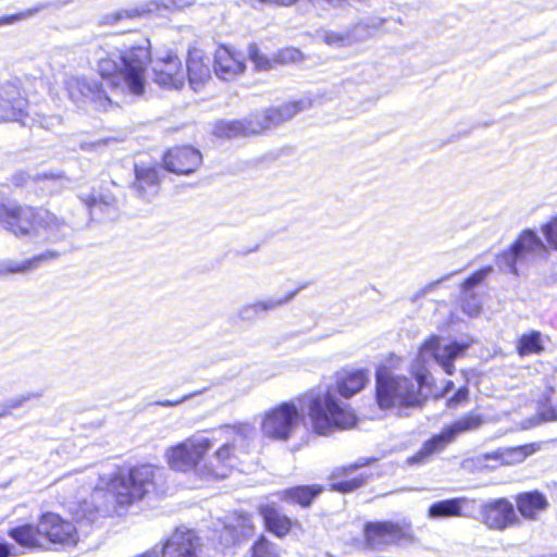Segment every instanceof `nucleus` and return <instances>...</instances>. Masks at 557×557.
<instances>
[{
    "mask_svg": "<svg viewBox=\"0 0 557 557\" xmlns=\"http://www.w3.org/2000/svg\"><path fill=\"white\" fill-rule=\"evenodd\" d=\"M113 39H99L89 47L98 72L111 90L120 89L134 96L143 95L149 63L152 64L153 81L158 85L174 89L184 86L186 73L174 52L163 51L152 59L148 38L121 44L112 42Z\"/></svg>",
    "mask_w": 557,
    "mask_h": 557,
    "instance_id": "obj_1",
    "label": "nucleus"
},
{
    "mask_svg": "<svg viewBox=\"0 0 557 557\" xmlns=\"http://www.w3.org/2000/svg\"><path fill=\"white\" fill-rule=\"evenodd\" d=\"M368 381L364 369L346 371L338 376L336 388H313L298 397L300 409L308 410L315 433L327 435L334 430L354 426L357 421L355 412L338 400L336 394L349 398L363 389Z\"/></svg>",
    "mask_w": 557,
    "mask_h": 557,
    "instance_id": "obj_2",
    "label": "nucleus"
},
{
    "mask_svg": "<svg viewBox=\"0 0 557 557\" xmlns=\"http://www.w3.org/2000/svg\"><path fill=\"white\" fill-rule=\"evenodd\" d=\"M0 223L16 236L41 230L47 239L54 243L70 237L76 228L49 210L33 207H3L0 209Z\"/></svg>",
    "mask_w": 557,
    "mask_h": 557,
    "instance_id": "obj_3",
    "label": "nucleus"
},
{
    "mask_svg": "<svg viewBox=\"0 0 557 557\" xmlns=\"http://www.w3.org/2000/svg\"><path fill=\"white\" fill-rule=\"evenodd\" d=\"M310 107L311 101L308 99L289 101L277 107L268 108L262 112L252 113L244 120L219 121L214 125L213 133L218 137L228 139L258 135L293 119Z\"/></svg>",
    "mask_w": 557,
    "mask_h": 557,
    "instance_id": "obj_4",
    "label": "nucleus"
},
{
    "mask_svg": "<svg viewBox=\"0 0 557 557\" xmlns=\"http://www.w3.org/2000/svg\"><path fill=\"white\" fill-rule=\"evenodd\" d=\"M422 383L421 375L414 382L380 370L376 373V403L381 409L397 408L400 414L407 409L421 408L424 403Z\"/></svg>",
    "mask_w": 557,
    "mask_h": 557,
    "instance_id": "obj_5",
    "label": "nucleus"
},
{
    "mask_svg": "<svg viewBox=\"0 0 557 557\" xmlns=\"http://www.w3.org/2000/svg\"><path fill=\"white\" fill-rule=\"evenodd\" d=\"M159 469L150 465L131 468L120 472L109 484V490L120 506H129L141 500L156 487V476Z\"/></svg>",
    "mask_w": 557,
    "mask_h": 557,
    "instance_id": "obj_6",
    "label": "nucleus"
},
{
    "mask_svg": "<svg viewBox=\"0 0 557 557\" xmlns=\"http://www.w3.org/2000/svg\"><path fill=\"white\" fill-rule=\"evenodd\" d=\"M483 424V418L480 413L468 412L445 425L438 434L433 435L425 441L421 448L407 459V463L424 465L434 454L442 453L449 444L454 443L460 434L474 431Z\"/></svg>",
    "mask_w": 557,
    "mask_h": 557,
    "instance_id": "obj_7",
    "label": "nucleus"
},
{
    "mask_svg": "<svg viewBox=\"0 0 557 557\" xmlns=\"http://www.w3.org/2000/svg\"><path fill=\"white\" fill-rule=\"evenodd\" d=\"M546 251V245L536 232L527 228L507 250L496 256V265L502 272L518 275V265L528 264L535 256Z\"/></svg>",
    "mask_w": 557,
    "mask_h": 557,
    "instance_id": "obj_8",
    "label": "nucleus"
},
{
    "mask_svg": "<svg viewBox=\"0 0 557 557\" xmlns=\"http://www.w3.org/2000/svg\"><path fill=\"white\" fill-rule=\"evenodd\" d=\"M301 420L297 405L294 401H284L264 413L261 431L268 438L287 442L299 428Z\"/></svg>",
    "mask_w": 557,
    "mask_h": 557,
    "instance_id": "obj_9",
    "label": "nucleus"
},
{
    "mask_svg": "<svg viewBox=\"0 0 557 557\" xmlns=\"http://www.w3.org/2000/svg\"><path fill=\"white\" fill-rule=\"evenodd\" d=\"M366 546L382 550L391 545L412 544L416 536L409 523L393 521H370L363 527Z\"/></svg>",
    "mask_w": 557,
    "mask_h": 557,
    "instance_id": "obj_10",
    "label": "nucleus"
},
{
    "mask_svg": "<svg viewBox=\"0 0 557 557\" xmlns=\"http://www.w3.org/2000/svg\"><path fill=\"white\" fill-rule=\"evenodd\" d=\"M66 89L71 100L78 107L89 103L96 110H107L112 103L103 82L96 78L70 77L66 81Z\"/></svg>",
    "mask_w": 557,
    "mask_h": 557,
    "instance_id": "obj_11",
    "label": "nucleus"
},
{
    "mask_svg": "<svg viewBox=\"0 0 557 557\" xmlns=\"http://www.w3.org/2000/svg\"><path fill=\"white\" fill-rule=\"evenodd\" d=\"M208 437H190L166 450L168 463L175 471L186 472L194 469L211 448Z\"/></svg>",
    "mask_w": 557,
    "mask_h": 557,
    "instance_id": "obj_12",
    "label": "nucleus"
},
{
    "mask_svg": "<svg viewBox=\"0 0 557 557\" xmlns=\"http://www.w3.org/2000/svg\"><path fill=\"white\" fill-rule=\"evenodd\" d=\"M28 101L22 95L20 81H8L0 89V117L5 121L20 122L23 126H30L28 123Z\"/></svg>",
    "mask_w": 557,
    "mask_h": 557,
    "instance_id": "obj_13",
    "label": "nucleus"
},
{
    "mask_svg": "<svg viewBox=\"0 0 557 557\" xmlns=\"http://www.w3.org/2000/svg\"><path fill=\"white\" fill-rule=\"evenodd\" d=\"M482 522L491 530L504 531L520 525L513 504L507 498H497L481 506Z\"/></svg>",
    "mask_w": 557,
    "mask_h": 557,
    "instance_id": "obj_14",
    "label": "nucleus"
},
{
    "mask_svg": "<svg viewBox=\"0 0 557 557\" xmlns=\"http://www.w3.org/2000/svg\"><path fill=\"white\" fill-rule=\"evenodd\" d=\"M39 533H41L44 547L47 543L74 545L77 542L74 524L53 512H46L40 517Z\"/></svg>",
    "mask_w": 557,
    "mask_h": 557,
    "instance_id": "obj_15",
    "label": "nucleus"
},
{
    "mask_svg": "<svg viewBox=\"0 0 557 557\" xmlns=\"http://www.w3.org/2000/svg\"><path fill=\"white\" fill-rule=\"evenodd\" d=\"M469 345L454 341L447 345L441 344L438 335L430 336L420 348L422 356L430 355L445 371L446 374L453 375L455 372L454 361L457 357L465 354Z\"/></svg>",
    "mask_w": 557,
    "mask_h": 557,
    "instance_id": "obj_16",
    "label": "nucleus"
},
{
    "mask_svg": "<svg viewBox=\"0 0 557 557\" xmlns=\"http://www.w3.org/2000/svg\"><path fill=\"white\" fill-rule=\"evenodd\" d=\"M196 0H150L134 9L119 10L114 13L107 14L103 17V23L114 25L124 18L134 20L149 13L184 9L185 7L191 5Z\"/></svg>",
    "mask_w": 557,
    "mask_h": 557,
    "instance_id": "obj_17",
    "label": "nucleus"
},
{
    "mask_svg": "<svg viewBox=\"0 0 557 557\" xmlns=\"http://www.w3.org/2000/svg\"><path fill=\"white\" fill-rule=\"evenodd\" d=\"M202 162L200 151L191 146L174 147L163 156V168L178 175L195 172Z\"/></svg>",
    "mask_w": 557,
    "mask_h": 557,
    "instance_id": "obj_18",
    "label": "nucleus"
},
{
    "mask_svg": "<svg viewBox=\"0 0 557 557\" xmlns=\"http://www.w3.org/2000/svg\"><path fill=\"white\" fill-rule=\"evenodd\" d=\"M199 537L193 530H175L162 547V557H199Z\"/></svg>",
    "mask_w": 557,
    "mask_h": 557,
    "instance_id": "obj_19",
    "label": "nucleus"
},
{
    "mask_svg": "<svg viewBox=\"0 0 557 557\" xmlns=\"http://www.w3.org/2000/svg\"><path fill=\"white\" fill-rule=\"evenodd\" d=\"M161 169L157 165L135 163V180L132 188L136 195L145 200L150 201L160 190Z\"/></svg>",
    "mask_w": 557,
    "mask_h": 557,
    "instance_id": "obj_20",
    "label": "nucleus"
},
{
    "mask_svg": "<svg viewBox=\"0 0 557 557\" xmlns=\"http://www.w3.org/2000/svg\"><path fill=\"white\" fill-rule=\"evenodd\" d=\"M246 69L244 57L226 46H220L214 53L213 70L223 81H232L244 73Z\"/></svg>",
    "mask_w": 557,
    "mask_h": 557,
    "instance_id": "obj_21",
    "label": "nucleus"
},
{
    "mask_svg": "<svg viewBox=\"0 0 557 557\" xmlns=\"http://www.w3.org/2000/svg\"><path fill=\"white\" fill-rule=\"evenodd\" d=\"M85 209L94 220H112L117 213V200L110 191L90 193L79 196Z\"/></svg>",
    "mask_w": 557,
    "mask_h": 557,
    "instance_id": "obj_22",
    "label": "nucleus"
},
{
    "mask_svg": "<svg viewBox=\"0 0 557 557\" xmlns=\"http://www.w3.org/2000/svg\"><path fill=\"white\" fill-rule=\"evenodd\" d=\"M185 73L190 87L198 91L211 78L210 59L205 57L202 50L190 49L188 51Z\"/></svg>",
    "mask_w": 557,
    "mask_h": 557,
    "instance_id": "obj_23",
    "label": "nucleus"
},
{
    "mask_svg": "<svg viewBox=\"0 0 557 557\" xmlns=\"http://www.w3.org/2000/svg\"><path fill=\"white\" fill-rule=\"evenodd\" d=\"M536 451L534 444H525L515 447H502L483 455L484 460H495L500 465H515L522 462L527 457Z\"/></svg>",
    "mask_w": 557,
    "mask_h": 557,
    "instance_id": "obj_24",
    "label": "nucleus"
},
{
    "mask_svg": "<svg viewBox=\"0 0 557 557\" xmlns=\"http://www.w3.org/2000/svg\"><path fill=\"white\" fill-rule=\"evenodd\" d=\"M516 505L524 519L535 520L537 512L547 508L548 502L546 496L539 491H530L518 494Z\"/></svg>",
    "mask_w": 557,
    "mask_h": 557,
    "instance_id": "obj_25",
    "label": "nucleus"
},
{
    "mask_svg": "<svg viewBox=\"0 0 557 557\" xmlns=\"http://www.w3.org/2000/svg\"><path fill=\"white\" fill-rule=\"evenodd\" d=\"M236 459H238V455L226 443L215 451L210 465L205 466L206 474L214 478H226L228 469L235 467Z\"/></svg>",
    "mask_w": 557,
    "mask_h": 557,
    "instance_id": "obj_26",
    "label": "nucleus"
},
{
    "mask_svg": "<svg viewBox=\"0 0 557 557\" xmlns=\"http://www.w3.org/2000/svg\"><path fill=\"white\" fill-rule=\"evenodd\" d=\"M259 511L269 532L277 537H284L289 533L293 521L286 515L271 505L261 506Z\"/></svg>",
    "mask_w": 557,
    "mask_h": 557,
    "instance_id": "obj_27",
    "label": "nucleus"
},
{
    "mask_svg": "<svg viewBox=\"0 0 557 557\" xmlns=\"http://www.w3.org/2000/svg\"><path fill=\"white\" fill-rule=\"evenodd\" d=\"M468 504L465 497L447 498L434 502L428 509V517L430 519H447L462 517L463 508Z\"/></svg>",
    "mask_w": 557,
    "mask_h": 557,
    "instance_id": "obj_28",
    "label": "nucleus"
},
{
    "mask_svg": "<svg viewBox=\"0 0 557 557\" xmlns=\"http://www.w3.org/2000/svg\"><path fill=\"white\" fill-rule=\"evenodd\" d=\"M8 535L22 547L28 549L44 548L41 533H39V522L37 525L25 523L11 528Z\"/></svg>",
    "mask_w": 557,
    "mask_h": 557,
    "instance_id": "obj_29",
    "label": "nucleus"
},
{
    "mask_svg": "<svg viewBox=\"0 0 557 557\" xmlns=\"http://www.w3.org/2000/svg\"><path fill=\"white\" fill-rule=\"evenodd\" d=\"M61 256V252L58 250H46L39 255H36L29 259H26L22 262L15 261H5L1 264L2 272L7 273H26L30 272L37 268H39L42 263L52 261L58 259Z\"/></svg>",
    "mask_w": 557,
    "mask_h": 557,
    "instance_id": "obj_30",
    "label": "nucleus"
},
{
    "mask_svg": "<svg viewBox=\"0 0 557 557\" xmlns=\"http://www.w3.org/2000/svg\"><path fill=\"white\" fill-rule=\"evenodd\" d=\"M323 492L321 485H297L283 490L280 495L281 499L301 507H309L312 502Z\"/></svg>",
    "mask_w": 557,
    "mask_h": 557,
    "instance_id": "obj_31",
    "label": "nucleus"
},
{
    "mask_svg": "<svg viewBox=\"0 0 557 557\" xmlns=\"http://www.w3.org/2000/svg\"><path fill=\"white\" fill-rule=\"evenodd\" d=\"M232 430L233 437L228 443L233 450L239 454H248L252 447L255 437H256V429L249 423H243L234 426H226Z\"/></svg>",
    "mask_w": 557,
    "mask_h": 557,
    "instance_id": "obj_32",
    "label": "nucleus"
},
{
    "mask_svg": "<svg viewBox=\"0 0 557 557\" xmlns=\"http://www.w3.org/2000/svg\"><path fill=\"white\" fill-rule=\"evenodd\" d=\"M358 27L359 25H354L343 32L322 30L319 33V37L330 47H347L357 39L355 32Z\"/></svg>",
    "mask_w": 557,
    "mask_h": 557,
    "instance_id": "obj_33",
    "label": "nucleus"
},
{
    "mask_svg": "<svg viewBox=\"0 0 557 557\" xmlns=\"http://www.w3.org/2000/svg\"><path fill=\"white\" fill-rule=\"evenodd\" d=\"M238 524L242 528L240 533L234 527L227 525L224 528L221 540L225 542V545H234L252 534L253 525L248 517H242Z\"/></svg>",
    "mask_w": 557,
    "mask_h": 557,
    "instance_id": "obj_34",
    "label": "nucleus"
},
{
    "mask_svg": "<svg viewBox=\"0 0 557 557\" xmlns=\"http://www.w3.org/2000/svg\"><path fill=\"white\" fill-rule=\"evenodd\" d=\"M517 349L520 356L542 352L544 346L542 344L541 333L532 331L529 334H523L518 342Z\"/></svg>",
    "mask_w": 557,
    "mask_h": 557,
    "instance_id": "obj_35",
    "label": "nucleus"
},
{
    "mask_svg": "<svg viewBox=\"0 0 557 557\" xmlns=\"http://www.w3.org/2000/svg\"><path fill=\"white\" fill-rule=\"evenodd\" d=\"M301 288H297L293 292H289L285 296L277 297V296H271L261 300H257L259 310L263 313V315L272 310L277 309L278 307L287 304L290 301L300 290Z\"/></svg>",
    "mask_w": 557,
    "mask_h": 557,
    "instance_id": "obj_36",
    "label": "nucleus"
},
{
    "mask_svg": "<svg viewBox=\"0 0 557 557\" xmlns=\"http://www.w3.org/2000/svg\"><path fill=\"white\" fill-rule=\"evenodd\" d=\"M251 557H280L277 548L261 535L251 547Z\"/></svg>",
    "mask_w": 557,
    "mask_h": 557,
    "instance_id": "obj_37",
    "label": "nucleus"
},
{
    "mask_svg": "<svg viewBox=\"0 0 557 557\" xmlns=\"http://www.w3.org/2000/svg\"><path fill=\"white\" fill-rule=\"evenodd\" d=\"M247 54L257 70H270L272 67V60L261 53L257 44H250L248 46Z\"/></svg>",
    "mask_w": 557,
    "mask_h": 557,
    "instance_id": "obj_38",
    "label": "nucleus"
},
{
    "mask_svg": "<svg viewBox=\"0 0 557 557\" xmlns=\"http://www.w3.org/2000/svg\"><path fill=\"white\" fill-rule=\"evenodd\" d=\"M492 265H486L481 268L480 270L472 273L470 276H468L463 283L461 284V289L463 292H469L480 285L492 272H493Z\"/></svg>",
    "mask_w": 557,
    "mask_h": 557,
    "instance_id": "obj_39",
    "label": "nucleus"
},
{
    "mask_svg": "<svg viewBox=\"0 0 557 557\" xmlns=\"http://www.w3.org/2000/svg\"><path fill=\"white\" fill-rule=\"evenodd\" d=\"M366 481V476L360 474L350 480H343L332 484V490L341 493H349L360 487Z\"/></svg>",
    "mask_w": 557,
    "mask_h": 557,
    "instance_id": "obj_40",
    "label": "nucleus"
},
{
    "mask_svg": "<svg viewBox=\"0 0 557 557\" xmlns=\"http://www.w3.org/2000/svg\"><path fill=\"white\" fill-rule=\"evenodd\" d=\"M39 397H41L40 393H38V392H28L26 394H22L20 396L12 397V398L8 399L3 404V407L11 411L13 409L21 408L25 403H27V401H29L32 399L39 398Z\"/></svg>",
    "mask_w": 557,
    "mask_h": 557,
    "instance_id": "obj_41",
    "label": "nucleus"
},
{
    "mask_svg": "<svg viewBox=\"0 0 557 557\" xmlns=\"http://www.w3.org/2000/svg\"><path fill=\"white\" fill-rule=\"evenodd\" d=\"M542 232L550 247L557 250V216L544 224Z\"/></svg>",
    "mask_w": 557,
    "mask_h": 557,
    "instance_id": "obj_42",
    "label": "nucleus"
},
{
    "mask_svg": "<svg viewBox=\"0 0 557 557\" xmlns=\"http://www.w3.org/2000/svg\"><path fill=\"white\" fill-rule=\"evenodd\" d=\"M238 315L243 321H253L257 318L262 317L263 313L259 310L258 302L255 301L243 306L238 311Z\"/></svg>",
    "mask_w": 557,
    "mask_h": 557,
    "instance_id": "obj_43",
    "label": "nucleus"
},
{
    "mask_svg": "<svg viewBox=\"0 0 557 557\" xmlns=\"http://www.w3.org/2000/svg\"><path fill=\"white\" fill-rule=\"evenodd\" d=\"M206 391V388L203 389H199V391H195L193 393H189L187 395H184L183 397L178 398V399H164V400H158L156 401L154 404L158 405V406H161V407H175V406H178L185 401H187L188 399L197 396V395H200L202 394L203 392Z\"/></svg>",
    "mask_w": 557,
    "mask_h": 557,
    "instance_id": "obj_44",
    "label": "nucleus"
},
{
    "mask_svg": "<svg viewBox=\"0 0 557 557\" xmlns=\"http://www.w3.org/2000/svg\"><path fill=\"white\" fill-rule=\"evenodd\" d=\"M539 417L544 422L557 421V406H544L540 409Z\"/></svg>",
    "mask_w": 557,
    "mask_h": 557,
    "instance_id": "obj_45",
    "label": "nucleus"
},
{
    "mask_svg": "<svg viewBox=\"0 0 557 557\" xmlns=\"http://www.w3.org/2000/svg\"><path fill=\"white\" fill-rule=\"evenodd\" d=\"M296 2L297 0H250V4L255 9L258 8V4L290 7Z\"/></svg>",
    "mask_w": 557,
    "mask_h": 557,
    "instance_id": "obj_46",
    "label": "nucleus"
},
{
    "mask_svg": "<svg viewBox=\"0 0 557 557\" xmlns=\"http://www.w3.org/2000/svg\"><path fill=\"white\" fill-rule=\"evenodd\" d=\"M469 389L467 387L458 388L455 394L448 398L447 404L449 407H456L458 404L465 401L468 397Z\"/></svg>",
    "mask_w": 557,
    "mask_h": 557,
    "instance_id": "obj_47",
    "label": "nucleus"
},
{
    "mask_svg": "<svg viewBox=\"0 0 557 557\" xmlns=\"http://www.w3.org/2000/svg\"><path fill=\"white\" fill-rule=\"evenodd\" d=\"M15 546L5 541H0V557H11L15 556Z\"/></svg>",
    "mask_w": 557,
    "mask_h": 557,
    "instance_id": "obj_48",
    "label": "nucleus"
},
{
    "mask_svg": "<svg viewBox=\"0 0 557 557\" xmlns=\"http://www.w3.org/2000/svg\"><path fill=\"white\" fill-rule=\"evenodd\" d=\"M23 16H25V14H22V13L2 16V17H0V26L12 24V23L18 21L20 18H22Z\"/></svg>",
    "mask_w": 557,
    "mask_h": 557,
    "instance_id": "obj_49",
    "label": "nucleus"
},
{
    "mask_svg": "<svg viewBox=\"0 0 557 557\" xmlns=\"http://www.w3.org/2000/svg\"><path fill=\"white\" fill-rule=\"evenodd\" d=\"M465 311L468 312L470 315H478L480 313V306H471L470 304H467L465 306Z\"/></svg>",
    "mask_w": 557,
    "mask_h": 557,
    "instance_id": "obj_50",
    "label": "nucleus"
},
{
    "mask_svg": "<svg viewBox=\"0 0 557 557\" xmlns=\"http://www.w3.org/2000/svg\"><path fill=\"white\" fill-rule=\"evenodd\" d=\"M285 54H287L289 59H295L296 55L299 54V51L296 49H288L283 52V58H285Z\"/></svg>",
    "mask_w": 557,
    "mask_h": 557,
    "instance_id": "obj_51",
    "label": "nucleus"
},
{
    "mask_svg": "<svg viewBox=\"0 0 557 557\" xmlns=\"http://www.w3.org/2000/svg\"><path fill=\"white\" fill-rule=\"evenodd\" d=\"M360 466L355 463V465H350L348 468H343L342 471L343 472H347V471H355L356 469H358Z\"/></svg>",
    "mask_w": 557,
    "mask_h": 557,
    "instance_id": "obj_52",
    "label": "nucleus"
},
{
    "mask_svg": "<svg viewBox=\"0 0 557 557\" xmlns=\"http://www.w3.org/2000/svg\"><path fill=\"white\" fill-rule=\"evenodd\" d=\"M10 412H11L10 410H8V409H5V408L3 407V410L0 412V419H1V418H3V417H5V416H8Z\"/></svg>",
    "mask_w": 557,
    "mask_h": 557,
    "instance_id": "obj_53",
    "label": "nucleus"
},
{
    "mask_svg": "<svg viewBox=\"0 0 557 557\" xmlns=\"http://www.w3.org/2000/svg\"><path fill=\"white\" fill-rule=\"evenodd\" d=\"M366 0H344V2H348V3H352V2H358V3H362L364 2Z\"/></svg>",
    "mask_w": 557,
    "mask_h": 557,
    "instance_id": "obj_54",
    "label": "nucleus"
}]
</instances>
